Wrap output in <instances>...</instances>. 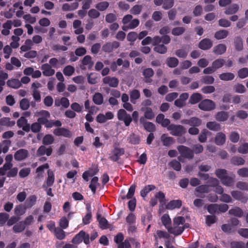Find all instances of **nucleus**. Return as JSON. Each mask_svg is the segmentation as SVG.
I'll list each match as a JSON object with an SVG mask.
<instances>
[{
    "instance_id": "obj_51",
    "label": "nucleus",
    "mask_w": 248,
    "mask_h": 248,
    "mask_svg": "<svg viewBox=\"0 0 248 248\" xmlns=\"http://www.w3.org/2000/svg\"><path fill=\"white\" fill-rule=\"evenodd\" d=\"M224 62H225L223 59H218L214 61L212 65L216 70L217 69L222 67L224 64Z\"/></svg>"
},
{
    "instance_id": "obj_47",
    "label": "nucleus",
    "mask_w": 248,
    "mask_h": 248,
    "mask_svg": "<svg viewBox=\"0 0 248 248\" xmlns=\"http://www.w3.org/2000/svg\"><path fill=\"white\" fill-rule=\"evenodd\" d=\"M161 220L163 224L165 226V227L168 229V228L170 226V224L171 222V219L168 214L164 215L162 218Z\"/></svg>"
},
{
    "instance_id": "obj_19",
    "label": "nucleus",
    "mask_w": 248,
    "mask_h": 248,
    "mask_svg": "<svg viewBox=\"0 0 248 248\" xmlns=\"http://www.w3.org/2000/svg\"><path fill=\"white\" fill-rule=\"evenodd\" d=\"M28 152L25 149H20L17 151L15 154V158L17 160H21L27 157Z\"/></svg>"
},
{
    "instance_id": "obj_18",
    "label": "nucleus",
    "mask_w": 248,
    "mask_h": 248,
    "mask_svg": "<svg viewBox=\"0 0 248 248\" xmlns=\"http://www.w3.org/2000/svg\"><path fill=\"white\" fill-rule=\"evenodd\" d=\"M156 122L163 127L168 126L170 123V121L169 119H165V116L163 114H159L157 116Z\"/></svg>"
},
{
    "instance_id": "obj_22",
    "label": "nucleus",
    "mask_w": 248,
    "mask_h": 248,
    "mask_svg": "<svg viewBox=\"0 0 248 248\" xmlns=\"http://www.w3.org/2000/svg\"><path fill=\"white\" fill-rule=\"evenodd\" d=\"M182 205V202L180 200H174L170 201L168 203L166 208L169 210H173L176 208H179Z\"/></svg>"
},
{
    "instance_id": "obj_15",
    "label": "nucleus",
    "mask_w": 248,
    "mask_h": 248,
    "mask_svg": "<svg viewBox=\"0 0 248 248\" xmlns=\"http://www.w3.org/2000/svg\"><path fill=\"white\" fill-rule=\"evenodd\" d=\"M213 46L212 42L209 39L202 40L199 44V47L203 50H207Z\"/></svg>"
},
{
    "instance_id": "obj_41",
    "label": "nucleus",
    "mask_w": 248,
    "mask_h": 248,
    "mask_svg": "<svg viewBox=\"0 0 248 248\" xmlns=\"http://www.w3.org/2000/svg\"><path fill=\"white\" fill-rule=\"evenodd\" d=\"M211 181L213 183L212 186L216 187V192L218 194H222L223 192V189L221 186L217 185V180L215 178H212Z\"/></svg>"
},
{
    "instance_id": "obj_43",
    "label": "nucleus",
    "mask_w": 248,
    "mask_h": 248,
    "mask_svg": "<svg viewBox=\"0 0 248 248\" xmlns=\"http://www.w3.org/2000/svg\"><path fill=\"white\" fill-rule=\"evenodd\" d=\"M93 101L97 105H101L103 102V97L101 93H97L93 96Z\"/></svg>"
},
{
    "instance_id": "obj_49",
    "label": "nucleus",
    "mask_w": 248,
    "mask_h": 248,
    "mask_svg": "<svg viewBox=\"0 0 248 248\" xmlns=\"http://www.w3.org/2000/svg\"><path fill=\"white\" fill-rule=\"evenodd\" d=\"M97 219L100 228L104 229L108 228V221L105 218L101 217L100 215H98Z\"/></svg>"
},
{
    "instance_id": "obj_63",
    "label": "nucleus",
    "mask_w": 248,
    "mask_h": 248,
    "mask_svg": "<svg viewBox=\"0 0 248 248\" xmlns=\"http://www.w3.org/2000/svg\"><path fill=\"white\" fill-rule=\"evenodd\" d=\"M201 81L205 84H212L214 82V78L211 76H205L202 78Z\"/></svg>"
},
{
    "instance_id": "obj_34",
    "label": "nucleus",
    "mask_w": 248,
    "mask_h": 248,
    "mask_svg": "<svg viewBox=\"0 0 248 248\" xmlns=\"http://www.w3.org/2000/svg\"><path fill=\"white\" fill-rule=\"evenodd\" d=\"M219 78L222 80H231L234 78V75L232 73H224L220 74Z\"/></svg>"
},
{
    "instance_id": "obj_31",
    "label": "nucleus",
    "mask_w": 248,
    "mask_h": 248,
    "mask_svg": "<svg viewBox=\"0 0 248 248\" xmlns=\"http://www.w3.org/2000/svg\"><path fill=\"white\" fill-rule=\"evenodd\" d=\"M231 195L233 198L241 201L242 202H245L248 199V197H243L242 193L237 191H232L231 192Z\"/></svg>"
},
{
    "instance_id": "obj_61",
    "label": "nucleus",
    "mask_w": 248,
    "mask_h": 248,
    "mask_svg": "<svg viewBox=\"0 0 248 248\" xmlns=\"http://www.w3.org/2000/svg\"><path fill=\"white\" fill-rule=\"evenodd\" d=\"M54 141L53 137L51 135H46L43 140V142L45 144L49 145L52 144Z\"/></svg>"
},
{
    "instance_id": "obj_57",
    "label": "nucleus",
    "mask_w": 248,
    "mask_h": 248,
    "mask_svg": "<svg viewBox=\"0 0 248 248\" xmlns=\"http://www.w3.org/2000/svg\"><path fill=\"white\" fill-rule=\"evenodd\" d=\"M238 151L240 154H247L248 153V143H244L240 144L238 148Z\"/></svg>"
},
{
    "instance_id": "obj_29",
    "label": "nucleus",
    "mask_w": 248,
    "mask_h": 248,
    "mask_svg": "<svg viewBox=\"0 0 248 248\" xmlns=\"http://www.w3.org/2000/svg\"><path fill=\"white\" fill-rule=\"evenodd\" d=\"M52 151V150L51 147L46 148L44 146H41L38 149L37 154L39 155L46 154L47 156H49L51 154Z\"/></svg>"
},
{
    "instance_id": "obj_37",
    "label": "nucleus",
    "mask_w": 248,
    "mask_h": 248,
    "mask_svg": "<svg viewBox=\"0 0 248 248\" xmlns=\"http://www.w3.org/2000/svg\"><path fill=\"white\" fill-rule=\"evenodd\" d=\"M161 140L165 146H169L173 143V139L165 134L161 136Z\"/></svg>"
},
{
    "instance_id": "obj_6",
    "label": "nucleus",
    "mask_w": 248,
    "mask_h": 248,
    "mask_svg": "<svg viewBox=\"0 0 248 248\" xmlns=\"http://www.w3.org/2000/svg\"><path fill=\"white\" fill-rule=\"evenodd\" d=\"M168 129L174 136L181 135L186 132L185 128L181 125L170 124L168 126Z\"/></svg>"
},
{
    "instance_id": "obj_23",
    "label": "nucleus",
    "mask_w": 248,
    "mask_h": 248,
    "mask_svg": "<svg viewBox=\"0 0 248 248\" xmlns=\"http://www.w3.org/2000/svg\"><path fill=\"white\" fill-rule=\"evenodd\" d=\"M131 102L135 104L136 100L140 97V93L139 90L134 89L130 91L129 93Z\"/></svg>"
},
{
    "instance_id": "obj_13",
    "label": "nucleus",
    "mask_w": 248,
    "mask_h": 248,
    "mask_svg": "<svg viewBox=\"0 0 248 248\" xmlns=\"http://www.w3.org/2000/svg\"><path fill=\"white\" fill-rule=\"evenodd\" d=\"M98 170L96 166H93V167L89 170L85 171L83 173L82 177L85 180L88 181L89 177L93 176L98 172Z\"/></svg>"
},
{
    "instance_id": "obj_48",
    "label": "nucleus",
    "mask_w": 248,
    "mask_h": 248,
    "mask_svg": "<svg viewBox=\"0 0 248 248\" xmlns=\"http://www.w3.org/2000/svg\"><path fill=\"white\" fill-rule=\"evenodd\" d=\"M75 72V68L71 65H67L63 70V73L66 76H72Z\"/></svg>"
},
{
    "instance_id": "obj_5",
    "label": "nucleus",
    "mask_w": 248,
    "mask_h": 248,
    "mask_svg": "<svg viewBox=\"0 0 248 248\" xmlns=\"http://www.w3.org/2000/svg\"><path fill=\"white\" fill-rule=\"evenodd\" d=\"M117 118L119 120L123 121L126 126H128L132 121L131 115L124 109H120L118 111Z\"/></svg>"
},
{
    "instance_id": "obj_53",
    "label": "nucleus",
    "mask_w": 248,
    "mask_h": 248,
    "mask_svg": "<svg viewBox=\"0 0 248 248\" xmlns=\"http://www.w3.org/2000/svg\"><path fill=\"white\" fill-rule=\"evenodd\" d=\"M188 49L186 48L180 49L176 51V55L180 58H186L188 53Z\"/></svg>"
},
{
    "instance_id": "obj_4",
    "label": "nucleus",
    "mask_w": 248,
    "mask_h": 248,
    "mask_svg": "<svg viewBox=\"0 0 248 248\" xmlns=\"http://www.w3.org/2000/svg\"><path fill=\"white\" fill-rule=\"evenodd\" d=\"M82 241L85 244H88L90 243L89 235L85 232L81 231L77 234L72 239V243L76 245L81 243Z\"/></svg>"
},
{
    "instance_id": "obj_60",
    "label": "nucleus",
    "mask_w": 248,
    "mask_h": 248,
    "mask_svg": "<svg viewBox=\"0 0 248 248\" xmlns=\"http://www.w3.org/2000/svg\"><path fill=\"white\" fill-rule=\"evenodd\" d=\"M30 107L29 101L26 98L22 99L20 102V107L23 110L27 109Z\"/></svg>"
},
{
    "instance_id": "obj_3",
    "label": "nucleus",
    "mask_w": 248,
    "mask_h": 248,
    "mask_svg": "<svg viewBox=\"0 0 248 248\" xmlns=\"http://www.w3.org/2000/svg\"><path fill=\"white\" fill-rule=\"evenodd\" d=\"M216 174L224 185L231 186L233 184L234 178L228 176L226 170L218 169L216 170Z\"/></svg>"
},
{
    "instance_id": "obj_20",
    "label": "nucleus",
    "mask_w": 248,
    "mask_h": 248,
    "mask_svg": "<svg viewBox=\"0 0 248 248\" xmlns=\"http://www.w3.org/2000/svg\"><path fill=\"white\" fill-rule=\"evenodd\" d=\"M73 26L75 29L74 32L77 34H80L83 32V28L81 26V21L79 20H75L73 23Z\"/></svg>"
},
{
    "instance_id": "obj_26",
    "label": "nucleus",
    "mask_w": 248,
    "mask_h": 248,
    "mask_svg": "<svg viewBox=\"0 0 248 248\" xmlns=\"http://www.w3.org/2000/svg\"><path fill=\"white\" fill-rule=\"evenodd\" d=\"M7 85L10 87L17 89L21 86V82L18 79L12 78L7 81Z\"/></svg>"
},
{
    "instance_id": "obj_45",
    "label": "nucleus",
    "mask_w": 248,
    "mask_h": 248,
    "mask_svg": "<svg viewBox=\"0 0 248 248\" xmlns=\"http://www.w3.org/2000/svg\"><path fill=\"white\" fill-rule=\"evenodd\" d=\"M15 124V122L11 121L9 118L4 117L0 119V125H1L11 126Z\"/></svg>"
},
{
    "instance_id": "obj_44",
    "label": "nucleus",
    "mask_w": 248,
    "mask_h": 248,
    "mask_svg": "<svg viewBox=\"0 0 248 248\" xmlns=\"http://www.w3.org/2000/svg\"><path fill=\"white\" fill-rule=\"evenodd\" d=\"M32 46V41L30 39H28L25 41L24 45L21 46L20 49L22 51H27L31 48Z\"/></svg>"
},
{
    "instance_id": "obj_14",
    "label": "nucleus",
    "mask_w": 248,
    "mask_h": 248,
    "mask_svg": "<svg viewBox=\"0 0 248 248\" xmlns=\"http://www.w3.org/2000/svg\"><path fill=\"white\" fill-rule=\"evenodd\" d=\"M178 150L182 155L187 158L193 156V153L187 147L184 146H180L178 147Z\"/></svg>"
},
{
    "instance_id": "obj_27",
    "label": "nucleus",
    "mask_w": 248,
    "mask_h": 248,
    "mask_svg": "<svg viewBox=\"0 0 248 248\" xmlns=\"http://www.w3.org/2000/svg\"><path fill=\"white\" fill-rule=\"evenodd\" d=\"M239 9V6L237 4H233L226 9L225 13L226 15H232L236 13Z\"/></svg>"
},
{
    "instance_id": "obj_32",
    "label": "nucleus",
    "mask_w": 248,
    "mask_h": 248,
    "mask_svg": "<svg viewBox=\"0 0 248 248\" xmlns=\"http://www.w3.org/2000/svg\"><path fill=\"white\" fill-rule=\"evenodd\" d=\"M228 117V113L224 111L219 112L216 115L217 120L220 122H223L227 120Z\"/></svg>"
},
{
    "instance_id": "obj_1",
    "label": "nucleus",
    "mask_w": 248,
    "mask_h": 248,
    "mask_svg": "<svg viewBox=\"0 0 248 248\" xmlns=\"http://www.w3.org/2000/svg\"><path fill=\"white\" fill-rule=\"evenodd\" d=\"M185 222L184 217H175L173 220V225L168 228V231L175 235H180L184 231V224Z\"/></svg>"
},
{
    "instance_id": "obj_30",
    "label": "nucleus",
    "mask_w": 248,
    "mask_h": 248,
    "mask_svg": "<svg viewBox=\"0 0 248 248\" xmlns=\"http://www.w3.org/2000/svg\"><path fill=\"white\" fill-rule=\"evenodd\" d=\"M230 214L236 216L237 217H241L243 215V211L241 209L238 207H234L229 211Z\"/></svg>"
},
{
    "instance_id": "obj_38",
    "label": "nucleus",
    "mask_w": 248,
    "mask_h": 248,
    "mask_svg": "<svg viewBox=\"0 0 248 248\" xmlns=\"http://www.w3.org/2000/svg\"><path fill=\"white\" fill-rule=\"evenodd\" d=\"M37 198L34 195L30 196L26 201V206L28 208H31L33 206L36 201Z\"/></svg>"
},
{
    "instance_id": "obj_54",
    "label": "nucleus",
    "mask_w": 248,
    "mask_h": 248,
    "mask_svg": "<svg viewBox=\"0 0 248 248\" xmlns=\"http://www.w3.org/2000/svg\"><path fill=\"white\" fill-rule=\"evenodd\" d=\"M232 248H248V241L246 245L242 242H233L231 243Z\"/></svg>"
},
{
    "instance_id": "obj_7",
    "label": "nucleus",
    "mask_w": 248,
    "mask_h": 248,
    "mask_svg": "<svg viewBox=\"0 0 248 248\" xmlns=\"http://www.w3.org/2000/svg\"><path fill=\"white\" fill-rule=\"evenodd\" d=\"M199 108L204 111H210L215 108V103L209 99H204L199 104Z\"/></svg>"
},
{
    "instance_id": "obj_36",
    "label": "nucleus",
    "mask_w": 248,
    "mask_h": 248,
    "mask_svg": "<svg viewBox=\"0 0 248 248\" xmlns=\"http://www.w3.org/2000/svg\"><path fill=\"white\" fill-rule=\"evenodd\" d=\"M228 34L229 33L227 31L222 30L215 33V37L218 40L226 38Z\"/></svg>"
},
{
    "instance_id": "obj_12",
    "label": "nucleus",
    "mask_w": 248,
    "mask_h": 248,
    "mask_svg": "<svg viewBox=\"0 0 248 248\" xmlns=\"http://www.w3.org/2000/svg\"><path fill=\"white\" fill-rule=\"evenodd\" d=\"M103 82L112 87H116L119 83V80L115 77H106L103 78Z\"/></svg>"
},
{
    "instance_id": "obj_25",
    "label": "nucleus",
    "mask_w": 248,
    "mask_h": 248,
    "mask_svg": "<svg viewBox=\"0 0 248 248\" xmlns=\"http://www.w3.org/2000/svg\"><path fill=\"white\" fill-rule=\"evenodd\" d=\"M226 140L225 135L221 132L218 133L215 138V142L217 145H220L224 144Z\"/></svg>"
},
{
    "instance_id": "obj_46",
    "label": "nucleus",
    "mask_w": 248,
    "mask_h": 248,
    "mask_svg": "<svg viewBox=\"0 0 248 248\" xmlns=\"http://www.w3.org/2000/svg\"><path fill=\"white\" fill-rule=\"evenodd\" d=\"M26 208L23 206L22 205H18L16 206L15 209V213L17 216L23 215L26 212Z\"/></svg>"
},
{
    "instance_id": "obj_52",
    "label": "nucleus",
    "mask_w": 248,
    "mask_h": 248,
    "mask_svg": "<svg viewBox=\"0 0 248 248\" xmlns=\"http://www.w3.org/2000/svg\"><path fill=\"white\" fill-rule=\"evenodd\" d=\"M167 64L169 67H175L178 64V60L174 57L169 58L167 59Z\"/></svg>"
},
{
    "instance_id": "obj_42",
    "label": "nucleus",
    "mask_w": 248,
    "mask_h": 248,
    "mask_svg": "<svg viewBox=\"0 0 248 248\" xmlns=\"http://www.w3.org/2000/svg\"><path fill=\"white\" fill-rule=\"evenodd\" d=\"M26 227L23 222L21 221L14 226L13 230L16 232H21L24 230Z\"/></svg>"
},
{
    "instance_id": "obj_56",
    "label": "nucleus",
    "mask_w": 248,
    "mask_h": 248,
    "mask_svg": "<svg viewBox=\"0 0 248 248\" xmlns=\"http://www.w3.org/2000/svg\"><path fill=\"white\" fill-rule=\"evenodd\" d=\"M185 31L184 27H176L172 29L171 33L175 36H178L182 34Z\"/></svg>"
},
{
    "instance_id": "obj_11",
    "label": "nucleus",
    "mask_w": 248,
    "mask_h": 248,
    "mask_svg": "<svg viewBox=\"0 0 248 248\" xmlns=\"http://www.w3.org/2000/svg\"><path fill=\"white\" fill-rule=\"evenodd\" d=\"M17 125L26 132L30 131V126L27 123V120L24 117H21L18 119L17 122Z\"/></svg>"
},
{
    "instance_id": "obj_35",
    "label": "nucleus",
    "mask_w": 248,
    "mask_h": 248,
    "mask_svg": "<svg viewBox=\"0 0 248 248\" xmlns=\"http://www.w3.org/2000/svg\"><path fill=\"white\" fill-rule=\"evenodd\" d=\"M98 178L97 177H93L91 182V184L89 186L90 188L92 191L94 193L96 191V189L97 186H99V184L98 183Z\"/></svg>"
},
{
    "instance_id": "obj_59",
    "label": "nucleus",
    "mask_w": 248,
    "mask_h": 248,
    "mask_svg": "<svg viewBox=\"0 0 248 248\" xmlns=\"http://www.w3.org/2000/svg\"><path fill=\"white\" fill-rule=\"evenodd\" d=\"M54 232L56 237L59 239H63L65 236L64 232L60 228L55 229Z\"/></svg>"
},
{
    "instance_id": "obj_16",
    "label": "nucleus",
    "mask_w": 248,
    "mask_h": 248,
    "mask_svg": "<svg viewBox=\"0 0 248 248\" xmlns=\"http://www.w3.org/2000/svg\"><path fill=\"white\" fill-rule=\"evenodd\" d=\"M141 110L144 112V116L147 119L151 120L155 116L153 109L150 107H142Z\"/></svg>"
},
{
    "instance_id": "obj_2",
    "label": "nucleus",
    "mask_w": 248,
    "mask_h": 248,
    "mask_svg": "<svg viewBox=\"0 0 248 248\" xmlns=\"http://www.w3.org/2000/svg\"><path fill=\"white\" fill-rule=\"evenodd\" d=\"M34 116L38 117V122L40 124H44L46 127H52L51 120H49L50 115L48 111L41 110L36 112Z\"/></svg>"
},
{
    "instance_id": "obj_17",
    "label": "nucleus",
    "mask_w": 248,
    "mask_h": 248,
    "mask_svg": "<svg viewBox=\"0 0 248 248\" xmlns=\"http://www.w3.org/2000/svg\"><path fill=\"white\" fill-rule=\"evenodd\" d=\"M53 133L57 136H63L65 137H70L72 136L68 129L63 128H57L54 130Z\"/></svg>"
},
{
    "instance_id": "obj_8",
    "label": "nucleus",
    "mask_w": 248,
    "mask_h": 248,
    "mask_svg": "<svg viewBox=\"0 0 248 248\" xmlns=\"http://www.w3.org/2000/svg\"><path fill=\"white\" fill-rule=\"evenodd\" d=\"M114 115L111 111H108L105 114L99 113L96 117V120L99 123H104L108 120L113 118Z\"/></svg>"
},
{
    "instance_id": "obj_28",
    "label": "nucleus",
    "mask_w": 248,
    "mask_h": 248,
    "mask_svg": "<svg viewBox=\"0 0 248 248\" xmlns=\"http://www.w3.org/2000/svg\"><path fill=\"white\" fill-rule=\"evenodd\" d=\"M11 144V141L8 140H3L2 142L0 143V154L2 152L6 153L9 148Z\"/></svg>"
},
{
    "instance_id": "obj_40",
    "label": "nucleus",
    "mask_w": 248,
    "mask_h": 248,
    "mask_svg": "<svg viewBox=\"0 0 248 248\" xmlns=\"http://www.w3.org/2000/svg\"><path fill=\"white\" fill-rule=\"evenodd\" d=\"M139 20L137 19H134L131 20L128 26H124L123 27L124 31H126L127 29H133L137 27L139 24Z\"/></svg>"
},
{
    "instance_id": "obj_39",
    "label": "nucleus",
    "mask_w": 248,
    "mask_h": 248,
    "mask_svg": "<svg viewBox=\"0 0 248 248\" xmlns=\"http://www.w3.org/2000/svg\"><path fill=\"white\" fill-rule=\"evenodd\" d=\"M202 99V95L199 93H193L189 99V102L192 104H195L198 103Z\"/></svg>"
},
{
    "instance_id": "obj_64",
    "label": "nucleus",
    "mask_w": 248,
    "mask_h": 248,
    "mask_svg": "<svg viewBox=\"0 0 248 248\" xmlns=\"http://www.w3.org/2000/svg\"><path fill=\"white\" fill-rule=\"evenodd\" d=\"M239 77L241 78H244L248 76V68H243L238 71Z\"/></svg>"
},
{
    "instance_id": "obj_50",
    "label": "nucleus",
    "mask_w": 248,
    "mask_h": 248,
    "mask_svg": "<svg viewBox=\"0 0 248 248\" xmlns=\"http://www.w3.org/2000/svg\"><path fill=\"white\" fill-rule=\"evenodd\" d=\"M155 186L154 185H148L146 186L140 191V195L142 197H145L147 194L151 190H154Z\"/></svg>"
},
{
    "instance_id": "obj_10",
    "label": "nucleus",
    "mask_w": 248,
    "mask_h": 248,
    "mask_svg": "<svg viewBox=\"0 0 248 248\" xmlns=\"http://www.w3.org/2000/svg\"><path fill=\"white\" fill-rule=\"evenodd\" d=\"M124 154V150L123 149L119 148H115L111 154L110 158L114 161H116L119 159V157Z\"/></svg>"
},
{
    "instance_id": "obj_58",
    "label": "nucleus",
    "mask_w": 248,
    "mask_h": 248,
    "mask_svg": "<svg viewBox=\"0 0 248 248\" xmlns=\"http://www.w3.org/2000/svg\"><path fill=\"white\" fill-rule=\"evenodd\" d=\"M208 128L212 130H217L219 129V125L215 122H208L206 124Z\"/></svg>"
},
{
    "instance_id": "obj_62",
    "label": "nucleus",
    "mask_w": 248,
    "mask_h": 248,
    "mask_svg": "<svg viewBox=\"0 0 248 248\" xmlns=\"http://www.w3.org/2000/svg\"><path fill=\"white\" fill-rule=\"evenodd\" d=\"M232 162L235 165H241L244 164L245 160L242 157L235 156L232 159Z\"/></svg>"
},
{
    "instance_id": "obj_33",
    "label": "nucleus",
    "mask_w": 248,
    "mask_h": 248,
    "mask_svg": "<svg viewBox=\"0 0 248 248\" xmlns=\"http://www.w3.org/2000/svg\"><path fill=\"white\" fill-rule=\"evenodd\" d=\"M226 50V47L224 44H219L214 48V52L217 55H221Z\"/></svg>"
},
{
    "instance_id": "obj_24",
    "label": "nucleus",
    "mask_w": 248,
    "mask_h": 248,
    "mask_svg": "<svg viewBox=\"0 0 248 248\" xmlns=\"http://www.w3.org/2000/svg\"><path fill=\"white\" fill-rule=\"evenodd\" d=\"M47 178L46 181V184L44 185L45 187L53 185L54 181V174L50 170H49L47 171Z\"/></svg>"
},
{
    "instance_id": "obj_55",
    "label": "nucleus",
    "mask_w": 248,
    "mask_h": 248,
    "mask_svg": "<svg viewBox=\"0 0 248 248\" xmlns=\"http://www.w3.org/2000/svg\"><path fill=\"white\" fill-rule=\"evenodd\" d=\"M82 63L90 69L92 67L93 63L92 61L91 57L89 56H86L82 60Z\"/></svg>"
},
{
    "instance_id": "obj_9",
    "label": "nucleus",
    "mask_w": 248,
    "mask_h": 248,
    "mask_svg": "<svg viewBox=\"0 0 248 248\" xmlns=\"http://www.w3.org/2000/svg\"><path fill=\"white\" fill-rule=\"evenodd\" d=\"M41 69L42 71L43 75L46 77L53 76L55 72L54 69L48 63H45L42 65Z\"/></svg>"
},
{
    "instance_id": "obj_21",
    "label": "nucleus",
    "mask_w": 248,
    "mask_h": 248,
    "mask_svg": "<svg viewBox=\"0 0 248 248\" xmlns=\"http://www.w3.org/2000/svg\"><path fill=\"white\" fill-rule=\"evenodd\" d=\"M55 105L56 106H60L67 108L69 105V102L67 98L62 97L61 99L57 98L55 101Z\"/></svg>"
}]
</instances>
